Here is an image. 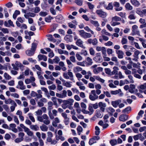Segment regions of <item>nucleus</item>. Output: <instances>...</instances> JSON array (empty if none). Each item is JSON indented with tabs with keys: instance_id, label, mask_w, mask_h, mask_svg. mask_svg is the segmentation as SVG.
Masks as SVG:
<instances>
[{
	"instance_id": "3",
	"label": "nucleus",
	"mask_w": 146,
	"mask_h": 146,
	"mask_svg": "<svg viewBox=\"0 0 146 146\" xmlns=\"http://www.w3.org/2000/svg\"><path fill=\"white\" fill-rule=\"evenodd\" d=\"M73 102V100L71 99H69L68 100H64L63 104H62V107L63 109H66L69 106L72 105Z\"/></svg>"
},
{
	"instance_id": "51",
	"label": "nucleus",
	"mask_w": 146,
	"mask_h": 146,
	"mask_svg": "<svg viewBox=\"0 0 146 146\" xmlns=\"http://www.w3.org/2000/svg\"><path fill=\"white\" fill-rule=\"evenodd\" d=\"M53 19V18L51 16H49L45 18V21L48 23L50 22L51 20Z\"/></svg>"
},
{
	"instance_id": "13",
	"label": "nucleus",
	"mask_w": 146,
	"mask_h": 146,
	"mask_svg": "<svg viewBox=\"0 0 146 146\" xmlns=\"http://www.w3.org/2000/svg\"><path fill=\"white\" fill-rule=\"evenodd\" d=\"M96 50L97 51H101L102 54L104 55H106V50L105 47L98 46L96 47Z\"/></svg>"
},
{
	"instance_id": "12",
	"label": "nucleus",
	"mask_w": 146,
	"mask_h": 146,
	"mask_svg": "<svg viewBox=\"0 0 146 146\" xmlns=\"http://www.w3.org/2000/svg\"><path fill=\"white\" fill-rule=\"evenodd\" d=\"M113 5L114 7H115V9L116 11H120L122 10V7L119 6L120 4L119 2H114Z\"/></svg>"
},
{
	"instance_id": "36",
	"label": "nucleus",
	"mask_w": 146,
	"mask_h": 146,
	"mask_svg": "<svg viewBox=\"0 0 146 146\" xmlns=\"http://www.w3.org/2000/svg\"><path fill=\"white\" fill-rule=\"evenodd\" d=\"M90 22L95 27L99 26V24L98 23V22L97 21H93L92 20H90Z\"/></svg>"
},
{
	"instance_id": "52",
	"label": "nucleus",
	"mask_w": 146,
	"mask_h": 146,
	"mask_svg": "<svg viewBox=\"0 0 146 146\" xmlns=\"http://www.w3.org/2000/svg\"><path fill=\"white\" fill-rule=\"evenodd\" d=\"M117 21H111V25L113 26H114L116 25H119L120 24V23L119 22H117Z\"/></svg>"
},
{
	"instance_id": "30",
	"label": "nucleus",
	"mask_w": 146,
	"mask_h": 146,
	"mask_svg": "<svg viewBox=\"0 0 146 146\" xmlns=\"http://www.w3.org/2000/svg\"><path fill=\"white\" fill-rule=\"evenodd\" d=\"M59 64L60 66L62 67L61 69L62 71H64L66 70L67 68L66 67L64 66L65 65L63 62L62 61L60 62Z\"/></svg>"
},
{
	"instance_id": "53",
	"label": "nucleus",
	"mask_w": 146,
	"mask_h": 146,
	"mask_svg": "<svg viewBox=\"0 0 146 146\" xmlns=\"http://www.w3.org/2000/svg\"><path fill=\"white\" fill-rule=\"evenodd\" d=\"M113 4H112V3H109L107 7H106V9L107 10H112L113 8V6L112 5Z\"/></svg>"
},
{
	"instance_id": "54",
	"label": "nucleus",
	"mask_w": 146,
	"mask_h": 146,
	"mask_svg": "<svg viewBox=\"0 0 146 146\" xmlns=\"http://www.w3.org/2000/svg\"><path fill=\"white\" fill-rule=\"evenodd\" d=\"M60 60V58L58 57L57 56H55V57L53 59L54 62L56 64L58 63Z\"/></svg>"
},
{
	"instance_id": "59",
	"label": "nucleus",
	"mask_w": 146,
	"mask_h": 146,
	"mask_svg": "<svg viewBox=\"0 0 146 146\" xmlns=\"http://www.w3.org/2000/svg\"><path fill=\"white\" fill-rule=\"evenodd\" d=\"M139 89L141 90H145L146 89V82L140 85L139 86Z\"/></svg>"
},
{
	"instance_id": "33",
	"label": "nucleus",
	"mask_w": 146,
	"mask_h": 146,
	"mask_svg": "<svg viewBox=\"0 0 146 146\" xmlns=\"http://www.w3.org/2000/svg\"><path fill=\"white\" fill-rule=\"evenodd\" d=\"M125 7L128 10H131L133 9V7L129 3H127L126 4Z\"/></svg>"
},
{
	"instance_id": "4",
	"label": "nucleus",
	"mask_w": 146,
	"mask_h": 146,
	"mask_svg": "<svg viewBox=\"0 0 146 146\" xmlns=\"http://www.w3.org/2000/svg\"><path fill=\"white\" fill-rule=\"evenodd\" d=\"M79 35L83 38H87L91 37L92 35L89 33L85 32L84 30H79L78 31Z\"/></svg>"
},
{
	"instance_id": "19",
	"label": "nucleus",
	"mask_w": 146,
	"mask_h": 146,
	"mask_svg": "<svg viewBox=\"0 0 146 146\" xmlns=\"http://www.w3.org/2000/svg\"><path fill=\"white\" fill-rule=\"evenodd\" d=\"M38 58L39 61L43 60L44 61H46L47 60V57L46 56L41 54H39L38 56Z\"/></svg>"
},
{
	"instance_id": "41",
	"label": "nucleus",
	"mask_w": 146,
	"mask_h": 146,
	"mask_svg": "<svg viewBox=\"0 0 146 146\" xmlns=\"http://www.w3.org/2000/svg\"><path fill=\"white\" fill-rule=\"evenodd\" d=\"M82 68L79 66H76L73 68V70L74 72H80L82 70Z\"/></svg>"
},
{
	"instance_id": "58",
	"label": "nucleus",
	"mask_w": 146,
	"mask_h": 146,
	"mask_svg": "<svg viewBox=\"0 0 146 146\" xmlns=\"http://www.w3.org/2000/svg\"><path fill=\"white\" fill-rule=\"evenodd\" d=\"M64 123L66 125H68L69 122V119L68 117H67L64 119Z\"/></svg>"
},
{
	"instance_id": "32",
	"label": "nucleus",
	"mask_w": 146,
	"mask_h": 146,
	"mask_svg": "<svg viewBox=\"0 0 146 146\" xmlns=\"http://www.w3.org/2000/svg\"><path fill=\"white\" fill-rule=\"evenodd\" d=\"M135 88V86L134 84H131L130 85V88L129 90V91L131 93L134 92V89Z\"/></svg>"
},
{
	"instance_id": "56",
	"label": "nucleus",
	"mask_w": 146,
	"mask_h": 146,
	"mask_svg": "<svg viewBox=\"0 0 146 146\" xmlns=\"http://www.w3.org/2000/svg\"><path fill=\"white\" fill-rule=\"evenodd\" d=\"M75 2L79 6H81L82 4L83 1L82 0H76Z\"/></svg>"
},
{
	"instance_id": "43",
	"label": "nucleus",
	"mask_w": 146,
	"mask_h": 146,
	"mask_svg": "<svg viewBox=\"0 0 146 146\" xmlns=\"http://www.w3.org/2000/svg\"><path fill=\"white\" fill-rule=\"evenodd\" d=\"M96 142V141L95 140V139L93 137L92 138L90 139L89 142V144L90 145H92L94 143H95Z\"/></svg>"
},
{
	"instance_id": "45",
	"label": "nucleus",
	"mask_w": 146,
	"mask_h": 146,
	"mask_svg": "<svg viewBox=\"0 0 146 146\" xmlns=\"http://www.w3.org/2000/svg\"><path fill=\"white\" fill-rule=\"evenodd\" d=\"M94 77L96 80H98L102 83H104L105 82L104 80L101 78L99 76H94Z\"/></svg>"
},
{
	"instance_id": "26",
	"label": "nucleus",
	"mask_w": 146,
	"mask_h": 146,
	"mask_svg": "<svg viewBox=\"0 0 146 146\" xmlns=\"http://www.w3.org/2000/svg\"><path fill=\"white\" fill-rule=\"evenodd\" d=\"M102 68L100 67H99L97 68H95L93 69V72L95 74H97L100 72L102 71Z\"/></svg>"
},
{
	"instance_id": "20",
	"label": "nucleus",
	"mask_w": 146,
	"mask_h": 146,
	"mask_svg": "<svg viewBox=\"0 0 146 146\" xmlns=\"http://www.w3.org/2000/svg\"><path fill=\"white\" fill-rule=\"evenodd\" d=\"M60 121L59 119L56 117L55 118L52 122V125L55 127H57V123H60Z\"/></svg>"
},
{
	"instance_id": "27",
	"label": "nucleus",
	"mask_w": 146,
	"mask_h": 146,
	"mask_svg": "<svg viewBox=\"0 0 146 146\" xmlns=\"http://www.w3.org/2000/svg\"><path fill=\"white\" fill-rule=\"evenodd\" d=\"M30 128L31 129L35 131H38L39 129V127L36 125H31Z\"/></svg>"
},
{
	"instance_id": "7",
	"label": "nucleus",
	"mask_w": 146,
	"mask_h": 146,
	"mask_svg": "<svg viewBox=\"0 0 146 146\" xmlns=\"http://www.w3.org/2000/svg\"><path fill=\"white\" fill-rule=\"evenodd\" d=\"M96 56L94 58V60L96 62H101L103 59L100 53H98L96 54Z\"/></svg>"
},
{
	"instance_id": "1",
	"label": "nucleus",
	"mask_w": 146,
	"mask_h": 146,
	"mask_svg": "<svg viewBox=\"0 0 146 146\" xmlns=\"http://www.w3.org/2000/svg\"><path fill=\"white\" fill-rule=\"evenodd\" d=\"M37 119L38 121L40 122H43L46 125H48L50 123L48 117L46 114H43L42 116H38Z\"/></svg>"
},
{
	"instance_id": "63",
	"label": "nucleus",
	"mask_w": 146,
	"mask_h": 146,
	"mask_svg": "<svg viewBox=\"0 0 146 146\" xmlns=\"http://www.w3.org/2000/svg\"><path fill=\"white\" fill-rule=\"evenodd\" d=\"M25 135V133L22 132H21L19 133V137L23 140H24V136Z\"/></svg>"
},
{
	"instance_id": "49",
	"label": "nucleus",
	"mask_w": 146,
	"mask_h": 146,
	"mask_svg": "<svg viewBox=\"0 0 146 146\" xmlns=\"http://www.w3.org/2000/svg\"><path fill=\"white\" fill-rule=\"evenodd\" d=\"M86 60L87 61V63L88 65H91L92 64L93 61L92 59L90 57H88L86 58Z\"/></svg>"
},
{
	"instance_id": "46",
	"label": "nucleus",
	"mask_w": 146,
	"mask_h": 146,
	"mask_svg": "<svg viewBox=\"0 0 146 146\" xmlns=\"http://www.w3.org/2000/svg\"><path fill=\"white\" fill-rule=\"evenodd\" d=\"M37 44L35 42H33L32 44V46L31 48V50H34V51L35 52L37 47Z\"/></svg>"
},
{
	"instance_id": "38",
	"label": "nucleus",
	"mask_w": 146,
	"mask_h": 146,
	"mask_svg": "<svg viewBox=\"0 0 146 146\" xmlns=\"http://www.w3.org/2000/svg\"><path fill=\"white\" fill-rule=\"evenodd\" d=\"M71 83L72 82H66L65 83H63V85L66 87L70 88L72 86Z\"/></svg>"
},
{
	"instance_id": "34",
	"label": "nucleus",
	"mask_w": 146,
	"mask_h": 146,
	"mask_svg": "<svg viewBox=\"0 0 146 146\" xmlns=\"http://www.w3.org/2000/svg\"><path fill=\"white\" fill-rule=\"evenodd\" d=\"M15 102L14 100H12L11 98H9L7 100H6L5 101V103L6 104H13V103Z\"/></svg>"
},
{
	"instance_id": "42",
	"label": "nucleus",
	"mask_w": 146,
	"mask_h": 146,
	"mask_svg": "<svg viewBox=\"0 0 146 146\" xmlns=\"http://www.w3.org/2000/svg\"><path fill=\"white\" fill-rule=\"evenodd\" d=\"M88 110L90 112V114H91L93 113L94 110L93 108V107L92 106V104H90L89 105Z\"/></svg>"
},
{
	"instance_id": "60",
	"label": "nucleus",
	"mask_w": 146,
	"mask_h": 146,
	"mask_svg": "<svg viewBox=\"0 0 146 146\" xmlns=\"http://www.w3.org/2000/svg\"><path fill=\"white\" fill-rule=\"evenodd\" d=\"M40 11V7H36L34 8V10L33 11L35 13H38Z\"/></svg>"
},
{
	"instance_id": "57",
	"label": "nucleus",
	"mask_w": 146,
	"mask_h": 146,
	"mask_svg": "<svg viewBox=\"0 0 146 146\" xmlns=\"http://www.w3.org/2000/svg\"><path fill=\"white\" fill-rule=\"evenodd\" d=\"M29 117L31 120L33 122H34L35 121V119L33 116L32 114L31 113H29Z\"/></svg>"
},
{
	"instance_id": "10",
	"label": "nucleus",
	"mask_w": 146,
	"mask_h": 146,
	"mask_svg": "<svg viewBox=\"0 0 146 146\" xmlns=\"http://www.w3.org/2000/svg\"><path fill=\"white\" fill-rule=\"evenodd\" d=\"M17 88H19L21 90H24L26 89V86L24 85L23 82L21 80L18 82V85L16 87Z\"/></svg>"
},
{
	"instance_id": "8",
	"label": "nucleus",
	"mask_w": 146,
	"mask_h": 146,
	"mask_svg": "<svg viewBox=\"0 0 146 146\" xmlns=\"http://www.w3.org/2000/svg\"><path fill=\"white\" fill-rule=\"evenodd\" d=\"M110 93L112 95L118 94V95L120 97L122 96L123 94L121 90L120 89L115 91H111Z\"/></svg>"
},
{
	"instance_id": "5",
	"label": "nucleus",
	"mask_w": 146,
	"mask_h": 146,
	"mask_svg": "<svg viewBox=\"0 0 146 146\" xmlns=\"http://www.w3.org/2000/svg\"><path fill=\"white\" fill-rule=\"evenodd\" d=\"M98 98V96L96 94V91L94 90H92L89 96L90 99L92 101H94L97 99Z\"/></svg>"
},
{
	"instance_id": "39",
	"label": "nucleus",
	"mask_w": 146,
	"mask_h": 146,
	"mask_svg": "<svg viewBox=\"0 0 146 146\" xmlns=\"http://www.w3.org/2000/svg\"><path fill=\"white\" fill-rule=\"evenodd\" d=\"M112 20L113 21H118L121 20V19L119 17L115 16L112 18Z\"/></svg>"
},
{
	"instance_id": "25",
	"label": "nucleus",
	"mask_w": 146,
	"mask_h": 146,
	"mask_svg": "<svg viewBox=\"0 0 146 146\" xmlns=\"http://www.w3.org/2000/svg\"><path fill=\"white\" fill-rule=\"evenodd\" d=\"M135 11L137 14L139 15L140 16L142 17V10L140 8H136Z\"/></svg>"
},
{
	"instance_id": "61",
	"label": "nucleus",
	"mask_w": 146,
	"mask_h": 146,
	"mask_svg": "<svg viewBox=\"0 0 146 146\" xmlns=\"http://www.w3.org/2000/svg\"><path fill=\"white\" fill-rule=\"evenodd\" d=\"M4 76L5 78L7 80H9L11 78V76L6 73H4Z\"/></svg>"
},
{
	"instance_id": "9",
	"label": "nucleus",
	"mask_w": 146,
	"mask_h": 146,
	"mask_svg": "<svg viewBox=\"0 0 146 146\" xmlns=\"http://www.w3.org/2000/svg\"><path fill=\"white\" fill-rule=\"evenodd\" d=\"M62 92L61 94L56 93V96L60 98H64L66 97L67 96V91L66 90H64L62 91Z\"/></svg>"
},
{
	"instance_id": "47",
	"label": "nucleus",
	"mask_w": 146,
	"mask_h": 146,
	"mask_svg": "<svg viewBox=\"0 0 146 146\" xmlns=\"http://www.w3.org/2000/svg\"><path fill=\"white\" fill-rule=\"evenodd\" d=\"M101 33L102 35H108L109 36H111V34L109 33L108 32H107L106 30L105 29H103L101 31Z\"/></svg>"
},
{
	"instance_id": "48",
	"label": "nucleus",
	"mask_w": 146,
	"mask_h": 146,
	"mask_svg": "<svg viewBox=\"0 0 146 146\" xmlns=\"http://www.w3.org/2000/svg\"><path fill=\"white\" fill-rule=\"evenodd\" d=\"M87 4L88 6V8L90 10H93L94 7V5L92 4L91 3L88 2Z\"/></svg>"
},
{
	"instance_id": "62",
	"label": "nucleus",
	"mask_w": 146,
	"mask_h": 146,
	"mask_svg": "<svg viewBox=\"0 0 146 146\" xmlns=\"http://www.w3.org/2000/svg\"><path fill=\"white\" fill-rule=\"evenodd\" d=\"M76 56L78 61H81L82 59V57L78 54H76Z\"/></svg>"
},
{
	"instance_id": "44",
	"label": "nucleus",
	"mask_w": 146,
	"mask_h": 146,
	"mask_svg": "<svg viewBox=\"0 0 146 146\" xmlns=\"http://www.w3.org/2000/svg\"><path fill=\"white\" fill-rule=\"evenodd\" d=\"M110 143L112 146L116 145L117 143L116 139H113L111 140L110 141Z\"/></svg>"
},
{
	"instance_id": "40",
	"label": "nucleus",
	"mask_w": 146,
	"mask_h": 146,
	"mask_svg": "<svg viewBox=\"0 0 146 146\" xmlns=\"http://www.w3.org/2000/svg\"><path fill=\"white\" fill-rule=\"evenodd\" d=\"M113 70L112 72V74H117V71L119 70L118 67L115 66L113 68Z\"/></svg>"
},
{
	"instance_id": "64",
	"label": "nucleus",
	"mask_w": 146,
	"mask_h": 146,
	"mask_svg": "<svg viewBox=\"0 0 146 146\" xmlns=\"http://www.w3.org/2000/svg\"><path fill=\"white\" fill-rule=\"evenodd\" d=\"M1 31L4 34L8 33H9V31L8 29L7 28H3Z\"/></svg>"
},
{
	"instance_id": "18",
	"label": "nucleus",
	"mask_w": 146,
	"mask_h": 146,
	"mask_svg": "<svg viewBox=\"0 0 146 146\" xmlns=\"http://www.w3.org/2000/svg\"><path fill=\"white\" fill-rule=\"evenodd\" d=\"M76 44L78 46L84 48L85 47L83 45V42L81 39L79 38L76 40Z\"/></svg>"
},
{
	"instance_id": "29",
	"label": "nucleus",
	"mask_w": 146,
	"mask_h": 146,
	"mask_svg": "<svg viewBox=\"0 0 146 146\" xmlns=\"http://www.w3.org/2000/svg\"><path fill=\"white\" fill-rule=\"evenodd\" d=\"M72 35H66L64 37V40L68 42H71L72 39L71 38Z\"/></svg>"
},
{
	"instance_id": "2",
	"label": "nucleus",
	"mask_w": 146,
	"mask_h": 146,
	"mask_svg": "<svg viewBox=\"0 0 146 146\" xmlns=\"http://www.w3.org/2000/svg\"><path fill=\"white\" fill-rule=\"evenodd\" d=\"M63 76L66 79H69L72 81L74 80L73 74L72 72L70 71V70H68L67 73L66 72H64L63 74Z\"/></svg>"
},
{
	"instance_id": "15",
	"label": "nucleus",
	"mask_w": 146,
	"mask_h": 146,
	"mask_svg": "<svg viewBox=\"0 0 146 146\" xmlns=\"http://www.w3.org/2000/svg\"><path fill=\"white\" fill-rule=\"evenodd\" d=\"M90 44H92L93 45H96L98 43V40L96 38L92 39L91 38L88 39L87 41Z\"/></svg>"
},
{
	"instance_id": "24",
	"label": "nucleus",
	"mask_w": 146,
	"mask_h": 146,
	"mask_svg": "<svg viewBox=\"0 0 146 146\" xmlns=\"http://www.w3.org/2000/svg\"><path fill=\"white\" fill-rule=\"evenodd\" d=\"M24 131L29 136L32 137L33 136V132L31 131L29 128H27Z\"/></svg>"
},
{
	"instance_id": "50",
	"label": "nucleus",
	"mask_w": 146,
	"mask_h": 146,
	"mask_svg": "<svg viewBox=\"0 0 146 146\" xmlns=\"http://www.w3.org/2000/svg\"><path fill=\"white\" fill-rule=\"evenodd\" d=\"M84 29L87 31L88 32H90L91 34L94 35V32L91 30L88 27L86 26L85 27H84Z\"/></svg>"
},
{
	"instance_id": "14",
	"label": "nucleus",
	"mask_w": 146,
	"mask_h": 146,
	"mask_svg": "<svg viewBox=\"0 0 146 146\" xmlns=\"http://www.w3.org/2000/svg\"><path fill=\"white\" fill-rule=\"evenodd\" d=\"M121 102V100L120 99H118L115 101H112L111 102V104L114 108H116L118 106V105Z\"/></svg>"
},
{
	"instance_id": "11",
	"label": "nucleus",
	"mask_w": 146,
	"mask_h": 146,
	"mask_svg": "<svg viewBox=\"0 0 146 146\" xmlns=\"http://www.w3.org/2000/svg\"><path fill=\"white\" fill-rule=\"evenodd\" d=\"M115 52L117 55L118 58L119 59H122L123 58L124 53L121 50H116Z\"/></svg>"
},
{
	"instance_id": "28",
	"label": "nucleus",
	"mask_w": 146,
	"mask_h": 146,
	"mask_svg": "<svg viewBox=\"0 0 146 146\" xmlns=\"http://www.w3.org/2000/svg\"><path fill=\"white\" fill-rule=\"evenodd\" d=\"M34 50H27L26 51V54L29 56H33L35 53Z\"/></svg>"
},
{
	"instance_id": "22",
	"label": "nucleus",
	"mask_w": 146,
	"mask_h": 146,
	"mask_svg": "<svg viewBox=\"0 0 146 146\" xmlns=\"http://www.w3.org/2000/svg\"><path fill=\"white\" fill-rule=\"evenodd\" d=\"M130 2L135 7H138L140 5L139 2L137 0H130Z\"/></svg>"
},
{
	"instance_id": "16",
	"label": "nucleus",
	"mask_w": 146,
	"mask_h": 146,
	"mask_svg": "<svg viewBox=\"0 0 146 146\" xmlns=\"http://www.w3.org/2000/svg\"><path fill=\"white\" fill-rule=\"evenodd\" d=\"M128 118V116L126 114H122L119 117V119L121 121H126Z\"/></svg>"
},
{
	"instance_id": "6",
	"label": "nucleus",
	"mask_w": 146,
	"mask_h": 146,
	"mask_svg": "<svg viewBox=\"0 0 146 146\" xmlns=\"http://www.w3.org/2000/svg\"><path fill=\"white\" fill-rule=\"evenodd\" d=\"M96 12L99 17L103 18H105L107 16L106 13L101 9L97 10Z\"/></svg>"
},
{
	"instance_id": "17",
	"label": "nucleus",
	"mask_w": 146,
	"mask_h": 146,
	"mask_svg": "<svg viewBox=\"0 0 146 146\" xmlns=\"http://www.w3.org/2000/svg\"><path fill=\"white\" fill-rule=\"evenodd\" d=\"M106 104L102 102H100L98 103V106L100 108V110L102 112L105 110V108L106 107Z\"/></svg>"
},
{
	"instance_id": "37",
	"label": "nucleus",
	"mask_w": 146,
	"mask_h": 146,
	"mask_svg": "<svg viewBox=\"0 0 146 146\" xmlns=\"http://www.w3.org/2000/svg\"><path fill=\"white\" fill-rule=\"evenodd\" d=\"M20 12L18 10H16L14 13L13 15V18L15 19L17 17V16L18 15H19L20 14Z\"/></svg>"
},
{
	"instance_id": "55",
	"label": "nucleus",
	"mask_w": 146,
	"mask_h": 146,
	"mask_svg": "<svg viewBox=\"0 0 146 146\" xmlns=\"http://www.w3.org/2000/svg\"><path fill=\"white\" fill-rule=\"evenodd\" d=\"M131 110V108L130 107L128 106L123 110L122 112L124 113L127 112L128 111Z\"/></svg>"
},
{
	"instance_id": "21",
	"label": "nucleus",
	"mask_w": 146,
	"mask_h": 146,
	"mask_svg": "<svg viewBox=\"0 0 146 146\" xmlns=\"http://www.w3.org/2000/svg\"><path fill=\"white\" fill-rule=\"evenodd\" d=\"M55 19L56 22L62 23L63 19V17L62 15H59L56 17Z\"/></svg>"
},
{
	"instance_id": "23",
	"label": "nucleus",
	"mask_w": 146,
	"mask_h": 146,
	"mask_svg": "<svg viewBox=\"0 0 146 146\" xmlns=\"http://www.w3.org/2000/svg\"><path fill=\"white\" fill-rule=\"evenodd\" d=\"M58 53L60 54H64L66 55H68V52L66 50H62L61 49H58Z\"/></svg>"
},
{
	"instance_id": "31",
	"label": "nucleus",
	"mask_w": 146,
	"mask_h": 146,
	"mask_svg": "<svg viewBox=\"0 0 146 146\" xmlns=\"http://www.w3.org/2000/svg\"><path fill=\"white\" fill-rule=\"evenodd\" d=\"M40 129L42 131H46L48 130V127L47 126L44 124H42L40 127Z\"/></svg>"
},
{
	"instance_id": "35",
	"label": "nucleus",
	"mask_w": 146,
	"mask_h": 146,
	"mask_svg": "<svg viewBox=\"0 0 146 146\" xmlns=\"http://www.w3.org/2000/svg\"><path fill=\"white\" fill-rule=\"evenodd\" d=\"M12 105L11 106L10 108L11 111L12 112L15 110V107L17 106V105L15 102L12 104Z\"/></svg>"
}]
</instances>
